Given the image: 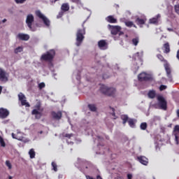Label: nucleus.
<instances>
[{
  "mask_svg": "<svg viewBox=\"0 0 179 179\" xmlns=\"http://www.w3.org/2000/svg\"><path fill=\"white\" fill-rule=\"evenodd\" d=\"M157 57L161 62H164V68L166 71L167 78H169V79H172L173 76L171 75V66H170L169 62H167V60L164 59V57L161 54L157 55Z\"/></svg>",
  "mask_w": 179,
  "mask_h": 179,
  "instance_id": "obj_1",
  "label": "nucleus"
},
{
  "mask_svg": "<svg viewBox=\"0 0 179 179\" xmlns=\"http://www.w3.org/2000/svg\"><path fill=\"white\" fill-rule=\"evenodd\" d=\"M85 34H86V29L85 27L77 30L76 43L77 47H79L82 43H83V40H85Z\"/></svg>",
  "mask_w": 179,
  "mask_h": 179,
  "instance_id": "obj_2",
  "label": "nucleus"
},
{
  "mask_svg": "<svg viewBox=\"0 0 179 179\" xmlns=\"http://www.w3.org/2000/svg\"><path fill=\"white\" fill-rule=\"evenodd\" d=\"M100 92L105 96H109V97H114L115 96V89L113 87H108L106 85H101L100 87Z\"/></svg>",
  "mask_w": 179,
  "mask_h": 179,
  "instance_id": "obj_3",
  "label": "nucleus"
},
{
  "mask_svg": "<svg viewBox=\"0 0 179 179\" xmlns=\"http://www.w3.org/2000/svg\"><path fill=\"white\" fill-rule=\"evenodd\" d=\"M34 108L32 111H31V114L32 115H35V118L36 120H40V118H41V117H43V111H44V108H41V103L38 102L35 106Z\"/></svg>",
  "mask_w": 179,
  "mask_h": 179,
  "instance_id": "obj_4",
  "label": "nucleus"
},
{
  "mask_svg": "<svg viewBox=\"0 0 179 179\" xmlns=\"http://www.w3.org/2000/svg\"><path fill=\"white\" fill-rule=\"evenodd\" d=\"M54 57H55V50H50L42 55L41 59V61H45L46 62H52V59H54Z\"/></svg>",
  "mask_w": 179,
  "mask_h": 179,
  "instance_id": "obj_5",
  "label": "nucleus"
},
{
  "mask_svg": "<svg viewBox=\"0 0 179 179\" xmlns=\"http://www.w3.org/2000/svg\"><path fill=\"white\" fill-rule=\"evenodd\" d=\"M157 100L158 101L157 106L159 110H164L166 111L167 110V101L163 97V96L159 95L157 96Z\"/></svg>",
  "mask_w": 179,
  "mask_h": 179,
  "instance_id": "obj_6",
  "label": "nucleus"
},
{
  "mask_svg": "<svg viewBox=\"0 0 179 179\" xmlns=\"http://www.w3.org/2000/svg\"><path fill=\"white\" fill-rule=\"evenodd\" d=\"M138 79L139 82H149L150 80H153V77H152V75L149 73L142 72L138 74Z\"/></svg>",
  "mask_w": 179,
  "mask_h": 179,
  "instance_id": "obj_7",
  "label": "nucleus"
},
{
  "mask_svg": "<svg viewBox=\"0 0 179 179\" xmlns=\"http://www.w3.org/2000/svg\"><path fill=\"white\" fill-rule=\"evenodd\" d=\"M35 15L38 17H39V19H42L44 24L46 25L47 27H50V24H51V22L50 21V20H48V18H47V17L44 16V15L41 13V11H40V10H36L35 12Z\"/></svg>",
  "mask_w": 179,
  "mask_h": 179,
  "instance_id": "obj_8",
  "label": "nucleus"
},
{
  "mask_svg": "<svg viewBox=\"0 0 179 179\" xmlns=\"http://www.w3.org/2000/svg\"><path fill=\"white\" fill-rule=\"evenodd\" d=\"M108 28L110 30V33L113 36H117V34H118V33H120V31H121V27L120 26L108 24Z\"/></svg>",
  "mask_w": 179,
  "mask_h": 179,
  "instance_id": "obj_9",
  "label": "nucleus"
},
{
  "mask_svg": "<svg viewBox=\"0 0 179 179\" xmlns=\"http://www.w3.org/2000/svg\"><path fill=\"white\" fill-rule=\"evenodd\" d=\"M18 99L21 102V106H25V107H30V103L27 102V100H26V96H24L23 93L20 92L18 94Z\"/></svg>",
  "mask_w": 179,
  "mask_h": 179,
  "instance_id": "obj_10",
  "label": "nucleus"
},
{
  "mask_svg": "<svg viewBox=\"0 0 179 179\" xmlns=\"http://www.w3.org/2000/svg\"><path fill=\"white\" fill-rule=\"evenodd\" d=\"M34 22V16H33V15H31V14H29L27 16L26 23H27L29 29H30V30H31V29H33V27L31 26H33Z\"/></svg>",
  "mask_w": 179,
  "mask_h": 179,
  "instance_id": "obj_11",
  "label": "nucleus"
},
{
  "mask_svg": "<svg viewBox=\"0 0 179 179\" xmlns=\"http://www.w3.org/2000/svg\"><path fill=\"white\" fill-rule=\"evenodd\" d=\"M98 47L99 50H106L108 48V43L106 40L102 39L98 42Z\"/></svg>",
  "mask_w": 179,
  "mask_h": 179,
  "instance_id": "obj_12",
  "label": "nucleus"
},
{
  "mask_svg": "<svg viewBox=\"0 0 179 179\" xmlns=\"http://www.w3.org/2000/svg\"><path fill=\"white\" fill-rule=\"evenodd\" d=\"M52 118L56 120V121H59L62 118V111L59 110L57 112L52 111L51 113Z\"/></svg>",
  "mask_w": 179,
  "mask_h": 179,
  "instance_id": "obj_13",
  "label": "nucleus"
},
{
  "mask_svg": "<svg viewBox=\"0 0 179 179\" xmlns=\"http://www.w3.org/2000/svg\"><path fill=\"white\" fill-rule=\"evenodd\" d=\"M8 73L6 72L0 68V80L1 82H8Z\"/></svg>",
  "mask_w": 179,
  "mask_h": 179,
  "instance_id": "obj_14",
  "label": "nucleus"
},
{
  "mask_svg": "<svg viewBox=\"0 0 179 179\" xmlns=\"http://www.w3.org/2000/svg\"><path fill=\"white\" fill-rule=\"evenodd\" d=\"M9 116V110L8 109L1 108H0V118L4 120V118H7Z\"/></svg>",
  "mask_w": 179,
  "mask_h": 179,
  "instance_id": "obj_15",
  "label": "nucleus"
},
{
  "mask_svg": "<svg viewBox=\"0 0 179 179\" xmlns=\"http://www.w3.org/2000/svg\"><path fill=\"white\" fill-rule=\"evenodd\" d=\"M173 134L175 135V142H176V145H179V125L175 126Z\"/></svg>",
  "mask_w": 179,
  "mask_h": 179,
  "instance_id": "obj_16",
  "label": "nucleus"
},
{
  "mask_svg": "<svg viewBox=\"0 0 179 179\" xmlns=\"http://www.w3.org/2000/svg\"><path fill=\"white\" fill-rule=\"evenodd\" d=\"M162 17V15L160 14H157L155 17L151 18L149 20L150 24H159V19Z\"/></svg>",
  "mask_w": 179,
  "mask_h": 179,
  "instance_id": "obj_17",
  "label": "nucleus"
},
{
  "mask_svg": "<svg viewBox=\"0 0 179 179\" xmlns=\"http://www.w3.org/2000/svg\"><path fill=\"white\" fill-rule=\"evenodd\" d=\"M146 20H148L146 17H144V18L137 17L136 19V24H138V26H140V27H142V26H143V24L146 23Z\"/></svg>",
  "mask_w": 179,
  "mask_h": 179,
  "instance_id": "obj_18",
  "label": "nucleus"
},
{
  "mask_svg": "<svg viewBox=\"0 0 179 179\" xmlns=\"http://www.w3.org/2000/svg\"><path fill=\"white\" fill-rule=\"evenodd\" d=\"M138 160L144 166H148V164L149 163V159L144 156L138 157Z\"/></svg>",
  "mask_w": 179,
  "mask_h": 179,
  "instance_id": "obj_19",
  "label": "nucleus"
},
{
  "mask_svg": "<svg viewBox=\"0 0 179 179\" xmlns=\"http://www.w3.org/2000/svg\"><path fill=\"white\" fill-rule=\"evenodd\" d=\"M17 37L20 40H22V41H27L30 38L29 35L24 34H18Z\"/></svg>",
  "mask_w": 179,
  "mask_h": 179,
  "instance_id": "obj_20",
  "label": "nucleus"
},
{
  "mask_svg": "<svg viewBox=\"0 0 179 179\" xmlns=\"http://www.w3.org/2000/svg\"><path fill=\"white\" fill-rule=\"evenodd\" d=\"M70 7H69V3H64L62 4L61 6V10L63 12H68V10H69Z\"/></svg>",
  "mask_w": 179,
  "mask_h": 179,
  "instance_id": "obj_21",
  "label": "nucleus"
},
{
  "mask_svg": "<svg viewBox=\"0 0 179 179\" xmlns=\"http://www.w3.org/2000/svg\"><path fill=\"white\" fill-rule=\"evenodd\" d=\"M163 48L164 50V52H165V54H169V52H170V43L166 42L165 44H164Z\"/></svg>",
  "mask_w": 179,
  "mask_h": 179,
  "instance_id": "obj_22",
  "label": "nucleus"
},
{
  "mask_svg": "<svg viewBox=\"0 0 179 179\" xmlns=\"http://www.w3.org/2000/svg\"><path fill=\"white\" fill-rule=\"evenodd\" d=\"M106 21L108 22V23H117V19L114 18V16L109 15L106 17Z\"/></svg>",
  "mask_w": 179,
  "mask_h": 179,
  "instance_id": "obj_23",
  "label": "nucleus"
},
{
  "mask_svg": "<svg viewBox=\"0 0 179 179\" xmlns=\"http://www.w3.org/2000/svg\"><path fill=\"white\" fill-rule=\"evenodd\" d=\"M87 107H88L89 110L92 111V113H96V111H97V106H96L95 104L90 103V104H88Z\"/></svg>",
  "mask_w": 179,
  "mask_h": 179,
  "instance_id": "obj_24",
  "label": "nucleus"
},
{
  "mask_svg": "<svg viewBox=\"0 0 179 179\" xmlns=\"http://www.w3.org/2000/svg\"><path fill=\"white\" fill-rule=\"evenodd\" d=\"M148 96L149 99H155L156 97V91L155 90H150L148 93Z\"/></svg>",
  "mask_w": 179,
  "mask_h": 179,
  "instance_id": "obj_25",
  "label": "nucleus"
},
{
  "mask_svg": "<svg viewBox=\"0 0 179 179\" xmlns=\"http://www.w3.org/2000/svg\"><path fill=\"white\" fill-rule=\"evenodd\" d=\"M121 120H122V124L123 125H125L127 122H128V120H129V117H128V115H123L121 116Z\"/></svg>",
  "mask_w": 179,
  "mask_h": 179,
  "instance_id": "obj_26",
  "label": "nucleus"
},
{
  "mask_svg": "<svg viewBox=\"0 0 179 179\" xmlns=\"http://www.w3.org/2000/svg\"><path fill=\"white\" fill-rule=\"evenodd\" d=\"M124 23L127 27H135L136 29V25L132 21H126Z\"/></svg>",
  "mask_w": 179,
  "mask_h": 179,
  "instance_id": "obj_27",
  "label": "nucleus"
},
{
  "mask_svg": "<svg viewBox=\"0 0 179 179\" xmlns=\"http://www.w3.org/2000/svg\"><path fill=\"white\" fill-rule=\"evenodd\" d=\"M29 155L30 159H34L36 157V152H34V149L31 148L29 152Z\"/></svg>",
  "mask_w": 179,
  "mask_h": 179,
  "instance_id": "obj_28",
  "label": "nucleus"
},
{
  "mask_svg": "<svg viewBox=\"0 0 179 179\" xmlns=\"http://www.w3.org/2000/svg\"><path fill=\"white\" fill-rule=\"evenodd\" d=\"M131 43L134 45L136 46L138 45V44H139V37H136V38H134L132 40H131Z\"/></svg>",
  "mask_w": 179,
  "mask_h": 179,
  "instance_id": "obj_29",
  "label": "nucleus"
},
{
  "mask_svg": "<svg viewBox=\"0 0 179 179\" xmlns=\"http://www.w3.org/2000/svg\"><path fill=\"white\" fill-rule=\"evenodd\" d=\"M128 124L131 128H135V120L134 119H129Z\"/></svg>",
  "mask_w": 179,
  "mask_h": 179,
  "instance_id": "obj_30",
  "label": "nucleus"
},
{
  "mask_svg": "<svg viewBox=\"0 0 179 179\" xmlns=\"http://www.w3.org/2000/svg\"><path fill=\"white\" fill-rule=\"evenodd\" d=\"M23 51V47L19 46L14 50L15 54H19V52H22Z\"/></svg>",
  "mask_w": 179,
  "mask_h": 179,
  "instance_id": "obj_31",
  "label": "nucleus"
},
{
  "mask_svg": "<svg viewBox=\"0 0 179 179\" xmlns=\"http://www.w3.org/2000/svg\"><path fill=\"white\" fill-rule=\"evenodd\" d=\"M140 128L143 131H145L146 129V128H148V123H146V122L141 123L140 125Z\"/></svg>",
  "mask_w": 179,
  "mask_h": 179,
  "instance_id": "obj_32",
  "label": "nucleus"
},
{
  "mask_svg": "<svg viewBox=\"0 0 179 179\" xmlns=\"http://www.w3.org/2000/svg\"><path fill=\"white\" fill-rule=\"evenodd\" d=\"M0 144L2 148H5L6 146V143H5V141H3V138L0 136Z\"/></svg>",
  "mask_w": 179,
  "mask_h": 179,
  "instance_id": "obj_33",
  "label": "nucleus"
},
{
  "mask_svg": "<svg viewBox=\"0 0 179 179\" xmlns=\"http://www.w3.org/2000/svg\"><path fill=\"white\" fill-rule=\"evenodd\" d=\"M52 167L53 168L52 170H54V171H58V166L55 162H52Z\"/></svg>",
  "mask_w": 179,
  "mask_h": 179,
  "instance_id": "obj_34",
  "label": "nucleus"
},
{
  "mask_svg": "<svg viewBox=\"0 0 179 179\" xmlns=\"http://www.w3.org/2000/svg\"><path fill=\"white\" fill-rule=\"evenodd\" d=\"M6 166H7L8 170L12 169V164H10V162L9 160L6 161Z\"/></svg>",
  "mask_w": 179,
  "mask_h": 179,
  "instance_id": "obj_35",
  "label": "nucleus"
},
{
  "mask_svg": "<svg viewBox=\"0 0 179 179\" xmlns=\"http://www.w3.org/2000/svg\"><path fill=\"white\" fill-rule=\"evenodd\" d=\"M65 12L62 11V10L59 12L58 15H57V19H61L64 15Z\"/></svg>",
  "mask_w": 179,
  "mask_h": 179,
  "instance_id": "obj_36",
  "label": "nucleus"
},
{
  "mask_svg": "<svg viewBox=\"0 0 179 179\" xmlns=\"http://www.w3.org/2000/svg\"><path fill=\"white\" fill-rule=\"evenodd\" d=\"M45 87V84L44 83H41L38 84V88L41 90V89H44Z\"/></svg>",
  "mask_w": 179,
  "mask_h": 179,
  "instance_id": "obj_37",
  "label": "nucleus"
},
{
  "mask_svg": "<svg viewBox=\"0 0 179 179\" xmlns=\"http://www.w3.org/2000/svg\"><path fill=\"white\" fill-rule=\"evenodd\" d=\"M167 89V86L164 85H162L159 87V90L161 92H163V90H166Z\"/></svg>",
  "mask_w": 179,
  "mask_h": 179,
  "instance_id": "obj_38",
  "label": "nucleus"
},
{
  "mask_svg": "<svg viewBox=\"0 0 179 179\" xmlns=\"http://www.w3.org/2000/svg\"><path fill=\"white\" fill-rule=\"evenodd\" d=\"M12 138H13V139H17V141H22V138H17V137H16V134H15L14 133H12Z\"/></svg>",
  "mask_w": 179,
  "mask_h": 179,
  "instance_id": "obj_39",
  "label": "nucleus"
},
{
  "mask_svg": "<svg viewBox=\"0 0 179 179\" xmlns=\"http://www.w3.org/2000/svg\"><path fill=\"white\" fill-rule=\"evenodd\" d=\"M72 136H73V134H66L64 135V137L65 138H68L69 139H71V138H72Z\"/></svg>",
  "mask_w": 179,
  "mask_h": 179,
  "instance_id": "obj_40",
  "label": "nucleus"
},
{
  "mask_svg": "<svg viewBox=\"0 0 179 179\" xmlns=\"http://www.w3.org/2000/svg\"><path fill=\"white\" fill-rule=\"evenodd\" d=\"M174 8H175V11L178 13V15H179V5H176Z\"/></svg>",
  "mask_w": 179,
  "mask_h": 179,
  "instance_id": "obj_41",
  "label": "nucleus"
},
{
  "mask_svg": "<svg viewBox=\"0 0 179 179\" xmlns=\"http://www.w3.org/2000/svg\"><path fill=\"white\" fill-rule=\"evenodd\" d=\"M16 3H24L26 0H15Z\"/></svg>",
  "mask_w": 179,
  "mask_h": 179,
  "instance_id": "obj_42",
  "label": "nucleus"
},
{
  "mask_svg": "<svg viewBox=\"0 0 179 179\" xmlns=\"http://www.w3.org/2000/svg\"><path fill=\"white\" fill-rule=\"evenodd\" d=\"M110 108L113 111V113H112L113 117H115V109H114V108H112V107H110Z\"/></svg>",
  "mask_w": 179,
  "mask_h": 179,
  "instance_id": "obj_43",
  "label": "nucleus"
},
{
  "mask_svg": "<svg viewBox=\"0 0 179 179\" xmlns=\"http://www.w3.org/2000/svg\"><path fill=\"white\" fill-rule=\"evenodd\" d=\"M72 2H73L74 3H80V0H71Z\"/></svg>",
  "mask_w": 179,
  "mask_h": 179,
  "instance_id": "obj_44",
  "label": "nucleus"
},
{
  "mask_svg": "<svg viewBox=\"0 0 179 179\" xmlns=\"http://www.w3.org/2000/svg\"><path fill=\"white\" fill-rule=\"evenodd\" d=\"M127 178L132 179V174H131V173L127 174Z\"/></svg>",
  "mask_w": 179,
  "mask_h": 179,
  "instance_id": "obj_45",
  "label": "nucleus"
},
{
  "mask_svg": "<svg viewBox=\"0 0 179 179\" xmlns=\"http://www.w3.org/2000/svg\"><path fill=\"white\" fill-rule=\"evenodd\" d=\"M118 34H119V36H122V35H124V32L120 31L118 32Z\"/></svg>",
  "mask_w": 179,
  "mask_h": 179,
  "instance_id": "obj_46",
  "label": "nucleus"
},
{
  "mask_svg": "<svg viewBox=\"0 0 179 179\" xmlns=\"http://www.w3.org/2000/svg\"><path fill=\"white\" fill-rule=\"evenodd\" d=\"M168 31H173V28H167Z\"/></svg>",
  "mask_w": 179,
  "mask_h": 179,
  "instance_id": "obj_47",
  "label": "nucleus"
},
{
  "mask_svg": "<svg viewBox=\"0 0 179 179\" xmlns=\"http://www.w3.org/2000/svg\"><path fill=\"white\" fill-rule=\"evenodd\" d=\"M177 116L178 117V118H179V109L177 110Z\"/></svg>",
  "mask_w": 179,
  "mask_h": 179,
  "instance_id": "obj_48",
  "label": "nucleus"
},
{
  "mask_svg": "<svg viewBox=\"0 0 179 179\" xmlns=\"http://www.w3.org/2000/svg\"><path fill=\"white\" fill-rule=\"evenodd\" d=\"M2 93V87L0 86V94Z\"/></svg>",
  "mask_w": 179,
  "mask_h": 179,
  "instance_id": "obj_49",
  "label": "nucleus"
},
{
  "mask_svg": "<svg viewBox=\"0 0 179 179\" xmlns=\"http://www.w3.org/2000/svg\"><path fill=\"white\" fill-rule=\"evenodd\" d=\"M6 22V19H3V20H2V22L3 23H5Z\"/></svg>",
  "mask_w": 179,
  "mask_h": 179,
  "instance_id": "obj_50",
  "label": "nucleus"
},
{
  "mask_svg": "<svg viewBox=\"0 0 179 179\" xmlns=\"http://www.w3.org/2000/svg\"><path fill=\"white\" fill-rule=\"evenodd\" d=\"M115 6H116V8H120V6L118 4H115Z\"/></svg>",
  "mask_w": 179,
  "mask_h": 179,
  "instance_id": "obj_51",
  "label": "nucleus"
},
{
  "mask_svg": "<svg viewBox=\"0 0 179 179\" xmlns=\"http://www.w3.org/2000/svg\"><path fill=\"white\" fill-rule=\"evenodd\" d=\"M39 134H43V131H41L39 132Z\"/></svg>",
  "mask_w": 179,
  "mask_h": 179,
  "instance_id": "obj_52",
  "label": "nucleus"
},
{
  "mask_svg": "<svg viewBox=\"0 0 179 179\" xmlns=\"http://www.w3.org/2000/svg\"><path fill=\"white\" fill-rule=\"evenodd\" d=\"M8 179H12V176H9V178Z\"/></svg>",
  "mask_w": 179,
  "mask_h": 179,
  "instance_id": "obj_53",
  "label": "nucleus"
},
{
  "mask_svg": "<svg viewBox=\"0 0 179 179\" xmlns=\"http://www.w3.org/2000/svg\"><path fill=\"white\" fill-rule=\"evenodd\" d=\"M57 1H58V0H55V2H57Z\"/></svg>",
  "mask_w": 179,
  "mask_h": 179,
  "instance_id": "obj_54",
  "label": "nucleus"
},
{
  "mask_svg": "<svg viewBox=\"0 0 179 179\" xmlns=\"http://www.w3.org/2000/svg\"><path fill=\"white\" fill-rule=\"evenodd\" d=\"M85 169H87V166H86Z\"/></svg>",
  "mask_w": 179,
  "mask_h": 179,
  "instance_id": "obj_55",
  "label": "nucleus"
},
{
  "mask_svg": "<svg viewBox=\"0 0 179 179\" xmlns=\"http://www.w3.org/2000/svg\"><path fill=\"white\" fill-rule=\"evenodd\" d=\"M98 138L100 139V137H99V136Z\"/></svg>",
  "mask_w": 179,
  "mask_h": 179,
  "instance_id": "obj_56",
  "label": "nucleus"
},
{
  "mask_svg": "<svg viewBox=\"0 0 179 179\" xmlns=\"http://www.w3.org/2000/svg\"><path fill=\"white\" fill-rule=\"evenodd\" d=\"M173 1H176V0H173Z\"/></svg>",
  "mask_w": 179,
  "mask_h": 179,
  "instance_id": "obj_57",
  "label": "nucleus"
}]
</instances>
